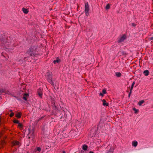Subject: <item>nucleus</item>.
Listing matches in <instances>:
<instances>
[{"label":"nucleus","instance_id":"18","mask_svg":"<svg viewBox=\"0 0 153 153\" xmlns=\"http://www.w3.org/2000/svg\"><path fill=\"white\" fill-rule=\"evenodd\" d=\"M116 74L117 76L120 77L121 75V74L120 72H117L116 73Z\"/></svg>","mask_w":153,"mask_h":153},{"label":"nucleus","instance_id":"34","mask_svg":"<svg viewBox=\"0 0 153 153\" xmlns=\"http://www.w3.org/2000/svg\"><path fill=\"white\" fill-rule=\"evenodd\" d=\"M150 39H151V40H153V37H152Z\"/></svg>","mask_w":153,"mask_h":153},{"label":"nucleus","instance_id":"16","mask_svg":"<svg viewBox=\"0 0 153 153\" xmlns=\"http://www.w3.org/2000/svg\"><path fill=\"white\" fill-rule=\"evenodd\" d=\"M144 102V101L143 100H142L140 101L138 103V105L139 106H141L142 104H143Z\"/></svg>","mask_w":153,"mask_h":153},{"label":"nucleus","instance_id":"12","mask_svg":"<svg viewBox=\"0 0 153 153\" xmlns=\"http://www.w3.org/2000/svg\"><path fill=\"white\" fill-rule=\"evenodd\" d=\"M143 74L146 76H147L149 75V72L148 70H145L144 71Z\"/></svg>","mask_w":153,"mask_h":153},{"label":"nucleus","instance_id":"23","mask_svg":"<svg viewBox=\"0 0 153 153\" xmlns=\"http://www.w3.org/2000/svg\"><path fill=\"white\" fill-rule=\"evenodd\" d=\"M6 51L9 52H12V51L11 49H10L8 48H6Z\"/></svg>","mask_w":153,"mask_h":153},{"label":"nucleus","instance_id":"33","mask_svg":"<svg viewBox=\"0 0 153 153\" xmlns=\"http://www.w3.org/2000/svg\"><path fill=\"white\" fill-rule=\"evenodd\" d=\"M89 153H94V152L91 151L89 152Z\"/></svg>","mask_w":153,"mask_h":153},{"label":"nucleus","instance_id":"21","mask_svg":"<svg viewBox=\"0 0 153 153\" xmlns=\"http://www.w3.org/2000/svg\"><path fill=\"white\" fill-rule=\"evenodd\" d=\"M102 92L103 94H105L106 92V91L105 89H103L102 91Z\"/></svg>","mask_w":153,"mask_h":153},{"label":"nucleus","instance_id":"36","mask_svg":"<svg viewBox=\"0 0 153 153\" xmlns=\"http://www.w3.org/2000/svg\"><path fill=\"white\" fill-rule=\"evenodd\" d=\"M55 104V103L54 102L53 103V105H54Z\"/></svg>","mask_w":153,"mask_h":153},{"label":"nucleus","instance_id":"11","mask_svg":"<svg viewBox=\"0 0 153 153\" xmlns=\"http://www.w3.org/2000/svg\"><path fill=\"white\" fill-rule=\"evenodd\" d=\"M60 62V59L58 58H57L56 60H54L53 61V63L55 64L56 63H59Z\"/></svg>","mask_w":153,"mask_h":153},{"label":"nucleus","instance_id":"28","mask_svg":"<svg viewBox=\"0 0 153 153\" xmlns=\"http://www.w3.org/2000/svg\"><path fill=\"white\" fill-rule=\"evenodd\" d=\"M23 98L24 100H27V98H26V97H25L24 96L23 97Z\"/></svg>","mask_w":153,"mask_h":153},{"label":"nucleus","instance_id":"14","mask_svg":"<svg viewBox=\"0 0 153 153\" xmlns=\"http://www.w3.org/2000/svg\"><path fill=\"white\" fill-rule=\"evenodd\" d=\"M22 10L25 14H27L28 13V11L25 8H22Z\"/></svg>","mask_w":153,"mask_h":153},{"label":"nucleus","instance_id":"25","mask_svg":"<svg viewBox=\"0 0 153 153\" xmlns=\"http://www.w3.org/2000/svg\"><path fill=\"white\" fill-rule=\"evenodd\" d=\"M18 126L21 128L22 127V125L21 123H18Z\"/></svg>","mask_w":153,"mask_h":153},{"label":"nucleus","instance_id":"10","mask_svg":"<svg viewBox=\"0 0 153 153\" xmlns=\"http://www.w3.org/2000/svg\"><path fill=\"white\" fill-rule=\"evenodd\" d=\"M102 105L104 106H108V103L106 102V101L105 100H102Z\"/></svg>","mask_w":153,"mask_h":153},{"label":"nucleus","instance_id":"22","mask_svg":"<svg viewBox=\"0 0 153 153\" xmlns=\"http://www.w3.org/2000/svg\"><path fill=\"white\" fill-rule=\"evenodd\" d=\"M36 150L40 152L41 150V149L40 147H37L36 148Z\"/></svg>","mask_w":153,"mask_h":153},{"label":"nucleus","instance_id":"5","mask_svg":"<svg viewBox=\"0 0 153 153\" xmlns=\"http://www.w3.org/2000/svg\"><path fill=\"white\" fill-rule=\"evenodd\" d=\"M5 36L4 35H2L1 34H0V41H2L3 40V42L4 43V44L3 45H4L6 46L7 45H8V43H5V42L6 41V40L5 39Z\"/></svg>","mask_w":153,"mask_h":153},{"label":"nucleus","instance_id":"7","mask_svg":"<svg viewBox=\"0 0 153 153\" xmlns=\"http://www.w3.org/2000/svg\"><path fill=\"white\" fill-rule=\"evenodd\" d=\"M38 93L39 96L40 97H42V88H39L38 90Z\"/></svg>","mask_w":153,"mask_h":153},{"label":"nucleus","instance_id":"26","mask_svg":"<svg viewBox=\"0 0 153 153\" xmlns=\"http://www.w3.org/2000/svg\"><path fill=\"white\" fill-rule=\"evenodd\" d=\"M132 92V91L131 90H130V92L129 93L128 95V97H130L131 94Z\"/></svg>","mask_w":153,"mask_h":153},{"label":"nucleus","instance_id":"31","mask_svg":"<svg viewBox=\"0 0 153 153\" xmlns=\"http://www.w3.org/2000/svg\"><path fill=\"white\" fill-rule=\"evenodd\" d=\"M28 96V94H24V96L25 97H26V96Z\"/></svg>","mask_w":153,"mask_h":153},{"label":"nucleus","instance_id":"35","mask_svg":"<svg viewBox=\"0 0 153 153\" xmlns=\"http://www.w3.org/2000/svg\"><path fill=\"white\" fill-rule=\"evenodd\" d=\"M16 99H17L18 100V98L17 97H16L15 96H14Z\"/></svg>","mask_w":153,"mask_h":153},{"label":"nucleus","instance_id":"30","mask_svg":"<svg viewBox=\"0 0 153 153\" xmlns=\"http://www.w3.org/2000/svg\"><path fill=\"white\" fill-rule=\"evenodd\" d=\"M131 25H132V26L133 27H135L136 26V25L134 23H132Z\"/></svg>","mask_w":153,"mask_h":153},{"label":"nucleus","instance_id":"2","mask_svg":"<svg viewBox=\"0 0 153 153\" xmlns=\"http://www.w3.org/2000/svg\"><path fill=\"white\" fill-rule=\"evenodd\" d=\"M36 49L35 47H31L27 51V53L30 56H33L35 55L34 52Z\"/></svg>","mask_w":153,"mask_h":153},{"label":"nucleus","instance_id":"1","mask_svg":"<svg viewBox=\"0 0 153 153\" xmlns=\"http://www.w3.org/2000/svg\"><path fill=\"white\" fill-rule=\"evenodd\" d=\"M52 75L51 72L48 71L46 73L45 76L48 82L54 87V82L52 80Z\"/></svg>","mask_w":153,"mask_h":153},{"label":"nucleus","instance_id":"13","mask_svg":"<svg viewBox=\"0 0 153 153\" xmlns=\"http://www.w3.org/2000/svg\"><path fill=\"white\" fill-rule=\"evenodd\" d=\"M82 149L86 151L87 150L88 147L85 144H84L82 146Z\"/></svg>","mask_w":153,"mask_h":153},{"label":"nucleus","instance_id":"9","mask_svg":"<svg viewBox=\"0 0 153 153\" xmlns=\"http://www.w3.org/2000/svg\"><path fill=\"white\" fill-rule=\"evenodd\" d=\"M138 143L137 141L135 140L132 142V145L134 147H136Z\"/></svg>","mask_w":153,"mask_h":153},{"label":"nucleus","instance_id":"32","mask_svg":"<svg viewBox=\"0 0 153 153\" xmlns=\"http://www.w3.org/2000/svg\"><path fill=\"white\" fill-rule=\"evenodd\" d=\"M13 115V113H12L10 114V116L11 117Z\"/></svg>","mask_w":153,"mask_h":153},{"label":"nucleus","instance_id":"6","mask_svg":"<svg viewBox=\"0 0 153 153\" xmlns=\"http://www.w3.org/2000/svg\"><path fill=\"white\" fill-rule=\"evenodd\" d=\"M126 38V36L123 35L118 40L117 42L118 43H121L123 42Z\"/></svg>","mask_w":153,"mask_h":153},{"label":"nucleus","instance_id":"27","mask_svg":"<svg viewBox=\"0 0 153 153\" xmlns=\"http://www.w3.org/2000/svg\"><path fill=\"white\" fill-rule=\"evenodd\" d=\"M133 109L135 111V113H136L138 111V110L136 109L135 108H133Z\"/></svg>","mask_w":153,"mask_h":153},{"label":"nucleus","instance_id":"3","mask_svg":"<svg viewBox=\"0 0 153 153\" xmlns=\"http://www.w3.org/2000/svg\"><path fill=\"white\" fill-rule=\"evenodd\" d=\"M28 130L29 133L27 136L28 138H33L34 136V130L33 128L32 129H31V128L30 127V128H28Z\"/></svg>","mask_w":153,"mask_h":153},{"label":"nucleus","instance_id":"4","mask_svg":"<svg viewBox=\"0 0 153 153\" xmlns=\"http://www.w3.org/2000/svg\"><path fill=\"white\" fill-rule=\"evenodd\" d=\"M89 10V8L88 4L87 2L85 4V11L86 16H88V15Z\"/></svg>","mask_w":153,"mask_h":153},{"label":"nucleus","instance_id":"15","mask_svg":"<svg viewBox=\"0 0 153 153\" xmlns=\"http://www.w3.org/2000/svg\"><path fill=\"white\" fill-rule=\"evenodd\" d=\"M21 114L20 113H18L16 114V117L19 118L21 117Z\"/></svg>","mask_w":153,"mask_h":153},{"label":"nucleus","instance_id":"29","mask_svg":"<svg viewBox=\"0 0 153 153\" xmlns=\"http://www.w3.org/2000/svg\"><path fill=\"white\" fill-rule=\"evenodd\" d=\"M104 94H103L102 93L100 92V93L99 95L102 97V96H104Z\"/></svg>","mask_w":153,"mask_h":153},{"label":"nucleus","instance_id":"20","mask_svg":"<svg viewBox=\"0 0 153 153\" xmlns=\"http://www.w3.org/2000/svg\"><path fill=\"white\" fill-rule=\"evenodd\" d=\"M110 7V5L109 4H108L105 7V8L106 10L109 9Z\"/></svg>","mask_w":153,"mask_h":153},{"label":"nucleus","instance_id":"17","mask_svg":"<svg viewBox=\"0 0 153 153\" xmlns=\"http://www.w3.org/2000/svg\"><path fill=\"white\" fill-rule=\"evenodd\" d=\"M114 151V149L111 148L106 153H112Z\"/></svg>","mask_w":153,"mask_h":153},{"label":"nucleus","instance_id":"19","mask_svg":"<svg viewBox=\"0 0 153 153\" xmlns=\"http://www.w3.org/2000/svg\"><path fill=\"white\" fill-rule=\"evenodd\" d=\"M134 84H135V82H133V83H132L131 86V87L130 90H131V91L132 90V89L133 88L134 86Z\"/></svg>","mask_w":153,"mask_h":153},{"label":"nucleus","instance_id":"24","mask_svg":"<svg viewBox=\"0 0 153 153\" xmlns=\"http://www.w3.org/2000/svg\"><path fill=\"white\" fill-rule=\"evenodd\" d=\"M14 122L15 123H17V124H18L19 123V121L18 120H14Z\"/></svg>","mask_w":153,"mask_h":153},{"label":"nucleus","instance_id":"8","mask_svg":"<svg viewBox=\"0 0 153 153\" xmlns=\"http://www.w3.org/2000/svg\"><path fill=\"white\" fill-rule=\"evenodd\" d=\"M12 144L14 146L15 145L19 146L20 145V143L17 141H14L12 142Z\"/></svg>","mask_w":153,"mask_h":153}]
</instances>
